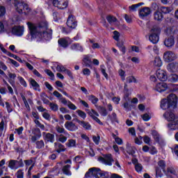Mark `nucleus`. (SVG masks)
<instances>
[{
  "label": "nucleus",
  "mask_w": 178,
  "mask_h": 178,
  "mask_svg": "<svg viewBox=\"0 0 178 178\" xmlns=\"http://www.w3.org/2000/svg\"><path fill=\"white\" fill-rule=\"evenodd\" d=\"M27 26L29 31L26 35V40L33 41L37 38V35H40L42 38L47 41H50L52 39L53 31H46L48 29L46 24L40 23L38 26H36L32 22H27Z\"/></svg>",
  "instance_id": "obj_1"
},
{
  "label": "nucleus",
  "mask_w": 178,
  "mask_h": 178,
  "mask_svg": "<svg viewBox=\"0 0 178 178\" xmlns=\"http://www.w3.org/2000/svg\"><path fill=\"white\" fill-rule=\"evenodd\" d=\"M177 96L175 94L171 93L167 98L161 99L160 107L165 111L167 109H175L177 106Z\"/></svg>",
  "instance_id": "obj_2"
},
{
  "label": "nucleus",
  "mask_w": 178,
  "mask_h": 178,
  "mask_svg": "<svg viewBox=\"0 0 178 178\" xmlns=\"http://www.w3.org/2000/svg\"><path fill=\"white\" fill-rule=\"evenodd\" d=\"M152 33L149 35V41H150L154 44H157L159 40V35H161L160 28H153L151 30Z\"/></svg>",
  "instance_id": "obj_3"
},
{
  "label": "nucleus",
  "mask_w": 178,
  "mask_h": 178,
  "mask_svg": "<svg viewBox=\"0 0 178 178\" xmlns=\"http://www.w3.org/2000/svg\"><path fill=\"white\" fill-rule=\"evenodd\" d=\"M16 10L18 12L19 14L24 13L25 15H27V13L31 12V8H29V6L24 3V2H18L17 4L15 5ZM26 11L27 13H26Z\"/></svg>",
  "instance_id": "obj_4"
},
{
  "label": "nucleus",
  "mask_w": 178,
  "mask_h": 178,
  "mask_svg": "<svg viewBox=\"0 0 178 178\" xmlns=\"http://www.w3.org/2000/svg\"><path fill=\"white\" fill-rule=\"evenodd\" d=\"M66 24L72 30L76 29L78 26L76 17L74 15H70L67 17Z\"/></svg>",
  "instance_id": "obj_5"
},
{
  "label": "nucleus",
  "mask_w": 178,
  "mask_h": 178,
  "mask_svg": "<svg viewBox=\"0 0 178 178\" xmlns=\"http://www.w3.org/2000/svg\"><path fill=\"white\" fill-rule=\"evenodd\" d=\"M53 6L58 8L59 10H65L68 7V1L64 0H53Z\"/></svg>",
  "instance_id": "obj_6"
},
{
  "label": "nucleus",
  "mask_w": 178,
  "mask_h": 178,
  "mask_svg": "<svg viewBox=\"0 0 178 178\" xmlns=\"http://www.w3.org/2000/svg\"><path fill=\"white\" fill-rule=\"evenodd\" d=\"M177 58L176 54L170 51H167L163 54V60L166 63L174 61Z\"/></svg>",
  "instance_id": "obj_7"
},
{
  "label": "nucleus",
  "mask_w": 178,
  "mask_h": 178,
  "mask_svg": "<svg viewBox=\"0 0 178 178\" xmlns=\"http://www.w3.org/2000/svg\"><path fill=\"white\" fill-rule=\"evenodd\" d=\"M24 28L23 26L15 25L12 27L11 33L13 35L21 37L24 34Z\"/></svg>",
  "instance_id": "obj_8"
},
{
  "label": "nucleus",
  "mask_w": 178,
  "mask_h": 178,
  "mask_svg": "<svg viewBox=\"0 0 178 178\" xmlns=\"http://www.w3.org/2000/svg\"><path fill=\"white\" fill-rule=\"evenodd\" d=\"M42 137L44 143L47 144L48 143H54L55 141V135L50 132H42Z\"/></svg>",
  "instance_id": "obj_9"
},
{
  "label": "nucleus",
  "mask_w": 178,
  "mask_h": 178,
  "mask_svg": "<svg viewBox=\"0 0 178 178\" xmlns=\"http://www.w3.org/2000/svg\"><path fill=\"white\" fill-rule=\"evenodd\" d=\"M88 115L95 121H96L99 125H103V122L97 118L99 117V114L95 109L92 108L91 111L88 112Z\"/></svg>",
  "instance_id": "obj_10"
},
{
  "label": "nucleus",
  "mask_w": 178,
  "mask_h": 178,
  "mask_svg": "<svg viewBox=\"0 0 178 178\" xmlns=\"http://www.w3.org/2000/svg\"><path fill=\"white\" fill-rule=\"evenodd\" d=\"M156 77L159 81L164 82L168 79L167 72L163 70H157L156 72Z\"/></svg>",
  "instance_id": "obj_11"
},
{
  "label": "nucleus",
  "mask_w": 178,
  "mask_h": 178,
  "mask_svg": "<svg viewBox=\"0 0 178 178\" xmlns=\"http://www.w3.org/2000/svg\"><path fill=\"white\" fill-rule=\"evenodd\" d=\"M175 108H172L168 111H165V113L163 114V116L166 120L168 122L170 121H175Z\"/></svg>",
  "instance_id": "obj_12"
},
{
  "label": "nucleus",
  "mask_w": 178,
  "mask_h": 178,
  "mask_svg": "<svg viewBox=\"0 0 178 178\" xmlns=\"http://www.w3.org/2000/svg\"><path fill=\"white\" fill-rule=\"evenodd\" d=\"M95 178H110V174L108 172L102 170L99 168H96Z\"/></svg>",
  "instance_id": "obj_13"
},
{
  "label": "nucleus",
  "mask_w": 178,
  "mask_h": 178,
  "mask_svg": "<svg viewBox=\"0 0 178 178\" xmlns=\"http://www.w3.org/2000/svg\"><path fill=\"white\" fill-rule=\"evenodd\" d=\"M65 127L67 130L71 132L76 131L79 129L78 126L76 125L73 122H66L65 124Z\"/></svg>",
  "instance_id": "obj_14"
},
{
  "label": "nucleus",
  "mask_w": 178,
  "mask_h": 178,
  "mask_svg": "<svg viewBox=\"0 0 178 178\" xmlns=\"http://www.w3.org/2000/svg\"><path fill=\"white\" fill-rule=\"evenodd\" d=\"M163 82L164 81L156 85V91L159 92V93L165 92L168 88V84Z\"/></svg>",
  "instance_id": "obj_15"
},
{
  "label": "nucleus",
  "mask_w": 178,
  "mask_h": 178,
  "mask_svg": "<svg viewBox=\"0 0 178 178\" xmlns=\"http://www.w3.org/2000/svg\"><path fill=\"white\" fill-rule=\"evenodd\" d=\"M72 121L76 122L78 124H81V126H82L86 130H91L92 129V127L88 122H85L83 120L81 121L77 118H74Z\"/></svg>",
  "instance_id": "obj_16"
},
{
  "label": "nucleus",
  "mask_w": 178,
  "mask_h": 178,
  "mask_svg": "<svg viewBox=\"0 0 178 178\" xmlns=\"http://www.w3.org/2000/svg\"><path fill=\"white\" fill-rule=\"evenodd\" d=\"M103 157L105 158V164L109 166L113 165V162H115V160L113 159V156L111 153L103 154Z\"/></svg>",
  "instance_id": "obj_17"
},
{
  "label": "nucleus",
  "mask_w": 178,
  "mask_h": 178,
  "mask_svg": "<svg viewBox=\"0 0 178 178\" xmlns=\"http://www.w3.org/2000/svg\"><path fill=\"white\" fill-rule=\"evenodd\" d=\"M151 13L152 10L149 7H143L141 10H139V15L142 17H147Z\"/></svg>",
  "instance_id": "obj_18"
},
{
  "label": "nucleus",
  "mask_w": 178,
  "mask_h": 178,
  "mask_svg": "<svg viewBox=\"0 0 178 178\" xmlns=\"http://www.w3.org/2000/svg\"><path fill=\"white\" fill-rule=\"evenodd\" d=\"M164 44L168 48L172 47L175 44L174 36L171 35L169 38H166L164 41Z\"/></svg>",
  "instance_id": "obj_19"
},
{
  "label": "nucleus",
  "mask_w": 178,
  "mask_h": 178,
  "mask_svg": "<svg viewBox=\"0 0 178 178\" xmlns=\"http://www.w3.org/2000/svg\"><path fill=\"white\" fill-rule=\"evenodd\" d=\"M54 148L56 149V152L58 154L66 151L65 146L61 143L57 142L54 143Z\"/></svg>",
  "instance_id": "obj_20"
},
{
  "label": "nucleus",
  "mask_w": 178,
  "mask_h": 178,
  "mask_svg": "<svg viewBox=\"0 0 178 178\" xmlns=\"http://www.w3.org/2000/svg\"><path fill=\"white\" fill-rule=\"evenodd\" d=\"M29 85L33 88V90L38 91L39 92H41L40 86L38 83L34 80L33 79H31Z\"/></svg>",
  "instance_id": "obj_21"
},
{
  "label": "nucleus",
  "mask_w": 178,
  "mask_h": 178,
  "mask_svg": "<svg viewBox=\"0 0 178 178\" xmlns=\"http://www.w3.org/2000/svg\"><path fill=\"white\" fill-rule=\"evenodd\" d=\"M71 49L81 53L84 51V48L80 43H73Z\"/></svg>",
  "instance_id": "obj_22"
},
{
  "label": "nucleus",
  "mask_w": 178,
  "mask_h": 178,
  "mask_svg": "<svg viewBox=\"0 0 178 178\" xmlns=\"http://www.w3.org/2000/svg\"><path fill=\"white\" fill-rule=\"evenodd\" d=\"M53 95L54 97H56V98H58V99L61 100V102L64 104V105H67V101L66 100V99L65 97H63L62 94H60L58 91L57 90H54L53 92Z\"/></svg>",
  "instance_id": "obj_23"
},
{
  "label": "nucleus",
  "mask_w": 178,
  "mask_h": 178,
  "mask_svg": "<svg viewBox=\"0 0 178 178\" xmlns=\"http://www.w3.org/2000/svg\"><path fill=\"white\" fill-rule=\"evenodd\" d=\"M167 69L170 72H172V73L177 72H178V63H173L171 64H168Z\"/></svg>",
  "instance_id": "obj_24"
},
{
  "label": "nucleus",
  "mask_w": 178,
  "mask_h": 178,
  "mask_svg": "<svg viewBox=\"0 0 178 178\" xmlns=\"http://www.w3.org/2000/svg\"><path fill=\"white\" fill-rule=\"evenodd\" d=\"M90 56H91V55H90V54L85 55L84 58L83 59V62L85 66L87 67H90L91 64L92 63V61L90 60Z\"/></svg>",
  "instance_id": "obj_25"
},
{
  "label": "nucleus",
  "mask_w": 178,
  "mask_h": 178,
  "mask_svg": "<svg viewBox=\"0 0 178 178\" xmlns=\"http://www.w3.org/2000/svg\"><path fill=\"white\" fill-rule=\"evenodd\" d=\"M154 19L158 22H162L164 17L163 13H161L159 10H156L154 14Z\"/></svg>",
  "instance_id": "obj_26"
},
{
  "label": "nucleus",
  "mask_w": 178,
  "mask_h": 178,
  "mask_svg": "<svg viewBox=\"0 0 178 178\" xmlns=\"http://www.w3.org/2000/svg\"><path fill=\"white\" fill-rule=\"evenodd\" d=\"M127 152L128 154L134 156L136 153V148L134 147H131V144L127 143Z\"/></svg>",
  "instance_id": "obj_27"
},
{
  "label": "nucleus",
  "mask_w": 178,
  "mask_h": 178,
  "mask_svg": "<svg viewBox=\"0 0 178 178\" xmlns=\"http://www.w3.org/2000/svg\"><path fill=\"white\" fill-rule=\"evenodd\" d=\"M96 108L99 111L102 116L106 117L108 115V111L105 107L102 106H96Z\"/></svg>",
  "instance_id": "obj_28"
},
{
  "label": "nucleus",
  "mask_w": 178,
  "mask_h": 178,
  "mask_svg": "<svg viewBox=\"0 0 178 178\" xmlns=\"http://www.w3.org/2000/svg\"><path fill=\"white\" fill-rule=\"evenodd\" d=\"M152 135L153 138L154 139V141H156V143H159L161 141V135H159V133L156 131H155V129L152 131Z\"/></svg>",
  "instance_id": "obj_29"
},
{
  "label": "nucleus",
  "mask_w": 178,
  "mask_h": 178,
  "mask_svg": "<svg viewBox=\"0 0 178 178\" xmlns=\"http://www.w3.org/2000/svg\"><path fill=\"white\" fill-rule=\"evenodd\" d=\"M88 100L90 101L91 103L92 104H94L95 107H96V106H98L97 103L99 102V98H97L95 95H89Z\"/></svg>",
  "instance_id": "obj_30"
},
{
  "label": "nucleus",
  "mask_w": 178,
  "mask_h": 178,
  "mask_svg": "<svg viewBox=\"0 0 178 178\" xmlns=\"http://www.w3.org/2000/svg\"><path fill=\"white\" fill-rule=\"evenodd\" d=\"M58 45L63 48H67L69 46V42L65 38L58 40Z\"/></svg>",
  "instance_id": "obj_31"
},
{
  "label": "nucleus",
  "mask_w": 178,
  "mask_h": 178,
  "mask_svg": "<svg viewBox=\"0 0 178 178\" xmlns=\"http://www.w3.org/2000/svg\"><path fill=\"white\" fill-rule=\"evenodd\" d=\"M63 172L67 176H72V172H70V165H66L63 168Z\"/></svg>",
  "instance_id": "obj_32"
},
{
  "label": "nucleus",
  "mask_w": 178,
  "mask_h": 178,
  "mask_svg": "<svg viewBox=\"0 0 178 178\" xmlns=\"http://www.w3.org/2000/svg\"><path fill=\"white\" fill-rule=\"evenodd\" d=\"M97 168H91L88 170V171L85 174V177L86 178H89L90 174L91 173L95 177H96V172H97V171H96Z\"/></svg>",
  "instance_id": "obj_33"
},
{
  "label": "nucleus",
  "mask_w": 178,
  "mask_h": 178,
  "mask_svg": "<svg viewBox=\"0 0 178 178\" xmlns=\"http://www.w3.org/2000/svg\"><path fill=\"white\" fill-rule=\"evenodd\" d=\"M56 131L60 134H64L65 136H68L69 134L64 128H61L59 126L56 127Z\"/></svg>",
  "instance_id": "obj_34"
},
{
  "label": "nucleus",
  "mask_w": 178,
  "mask_h": 178,
  "mask_svg": "<svg viewBox=\"0 0 178 178\" xmlns=\"http://www.w3.org/2000/svg\"><path fill=\"white\" fill-rule=\"evenodd\" d=\"M8 168H10L11 170H17V166L16 160H10L8 163Z\"/></svg>",
  "instance_id": "obj_35"
},
{
  "label": "nucleus",
  "mask_w": 178,
  "mask_h": 178,
  "mask_svg": "<svg viewBox=\"0 0 178 178\" xmlns=\"http://www.w3.org/2000/svg\"><path fill=\"white\" fill-rule=\"evenodd\" d=\"M108 118L112 122L119 123V120L118 118V115L116 113L113 112L111 115H108Z\"/></svg>",
  "instance_id": "obj_36"
},
{
  "label": "nucleus",
  "mask_w": 178,
  "mask_h": 178,
  "mask_svg": "<svg viewBox=\"0 0 178 178\" xmlns=\"http://www.w3.org/2000/svg\"><path fill=\"white\" fill-rule=\"evenodd\" d=\"M158 165L159 166V168H161L163 172H164V173L166 172V170H165L166 163H165V161H164V160L159 161Z\"/></svg>",
  "instance_id": "obj_37"
},
{
  "label": "nucleus",
  "mask_w": 178,
  "mask_h": 178,
  "mask_svg": "<svg viewBox=\"0 0 178 178\" xmlns=\"http://www.w3.org/2000/svg\"><path fill=\"white\" fill-rule=\"evenodd\" d=\"M162 14L165 15L172 12V9L170 7L161 6L159 10Z\"/></svg>",
  "instance_id": "obj_38"
},
{
  "label": "nucleus",
  "mask_w": 178,
  "mask_h": 178,
  "mask_svg": "<svg viewBox=\"0 0 178 178\" xmlns=\"http://www.w3.org/2000/svg\"><path fill=\"white\" fill-rule=\"evenodd\" d=\"M154 65L155 67H161L163 65V62L161 58L156 57L154 60Z\"/></svg>",
  "instance_id": "obj_39"
},
{
  "label": "nucleus",
  "mask_w": 178,
  "mask_h": 178,
  "mask_svg": "<svg viewBox=\"0 0 178 178\" xmlns=\"http://www.w3.org/2000/svg\"><path fill=\"white\" fill-rule=\"evenodd\" d=\"M76 113H77L78 116L82 119H83V120H85V119H86L87 115L86 113L84 112L83 111L81 110V109H78L76 111Z\"/></svg>",
  "instance_id": "obj_40"
},
{
  "label": "nucleus",
  "mask_w": 178,
  "mask_h": 178,
  "mask_svg": "<svg viewBox=\"0 0 178 178\" xmlns=\"http://www.w3.org/2000/svg\"><path fill=\"white\" fill-rule=\"evenodd\" d=\"M56 70L58 72H65V71L67 70V69L62 65V64H57Z\"/></svg>",
  "instance_id": "obj_41"
},
{
  "label": "nucleus",
  "mask_w": 178,
  "mask_h": 178,
  "mask_svg": "<svg viewBox=\"0 0 178 178\" xmlns=\"http://www.w3.org/2000/svg\"><path fill=\"white\" fill-rule=\"evenodd\" d=\"M35 144H36V149H41L44 147V143L43 140H38Z\"/></svg>",
  "instance_id": "obj_42"
},
{
  "label": "nucleus",
  "mask_w": 178,
  "mask_h": 178,
  "mask_svg": "<svg viewBox=\"0 0 178 178\" xmlns=\"http://www.w3.org/2000/svg\"><path fill=\"white\" fill-rule=\"evenodd\" d=\"M171 122H170L168 124V127L171 129V130H175L176 129V126L178 125V122H175V121H170Z\"/></svg>",
  "instance_id": "obj_43"
},
{
  "label": "nucleus",
  "mask_w": 178,
  "mask_h": 178,
  "mask_svg": "<svg viewBox=\"0 0 178 178\" xmlns=\"http://www.w3.org/2000/svg\"><path fill=\"white\" fill-rule=\"evenodd\" d=\"M32 134L38 136V138L42 137V134H41L40 129L39 128H35V129H32Z\"/></svg>",
  "instance_id": "obj_44"
},
{
  "label": "nucleus",
  "mask_w": 178,
  "mask_h": 178,
  "mask_svg": "<svg viewBox=\"0 0 178 178\" xmlns=\"http://www.w3.org/2000/svg\"><path fill=\"white\" fill-rule=\"evenodd\" d=\"M52 16L54 22L58 23L59 21L61 19L58 12H54Z\"/></svg>",
  "instance_id": "obj_45"
},
{
  "label": "nucleus",
  "mask_w": 178,
  "mask_h": 178,
  "mask_svg": "<svg viewBox=\"0 0 178 178\" xmlns=\"http://www.w3.org/2000/svg\"><path fill=\"white\" fill-rule=\"evenodd\" d=\"M72 30L73 29H72L70 27L62 26V28H61L62 33H64V34H66V35L72 33Z\"/></svg>",
  "instance_id": "obj_46"
},
{
  "label": "nucleus",
  "mask_w": 178,
  "mask_h": 178,
  "mask_svg": "<svg viewBox=\"0 0 178 178\" xmlns=\"http://www.w3.org/2000/svg\"><path fill=\"white\" fill-rule=\"evenodd\" d=\"M106 19L108 22L111 24L112 23H115L118 22V19L115 17H113L111 15H108L106 17Z\"/></svg>",
  "instance_id": "obj_47"
},
{
  "label": "nucleus",
  "mask_w": 178,
  "mask_h": 178,
  "mask_svg": "<svg viewBox=\"0 0 178 178\" xmlns=\"http://www.w3.org/2000/svg\"><path fill=\"white\" fill-rule=\"evenodd\" d=\"M49 107H50V109L54 111V112H56L58 111L59 109V106L58 104H54V103H50L49 104Z\"/></svg>",
  "instance_id": "obj_48"
},
{
  "label": "nucleus",
  "mask_w": 178,
  "mask_h": 178,
  "mask_svg": "<svg viewBox=\"0 0 178 178\" xmlns=\"http://www.w3.org/2000/svg\"><path fill=\"white\" fill-rule=\"evenodd\" d=\"M22 100L24 102V104L25 105L27 111H31V107L30 105L28 102V100L26 99V97H24L23 95H22Z\"/></svg>",
  "instance_id": "obj_49"
},
{
  "label": "nucleus",
  "mask_w": 178,
  "mask_h": 178,
  "mask_svg": "<svg viewBox=\"0 0 178 178\" xmlns=\"http://www.w3.org/2000/svg\"><path fill=\"white\" fill-rule=\"evenodd\" d=\"M76 141L74 139H70L68 140V143H66V145L68 147H76Z\"/></svg>",
  "instance_id": "obj_50"
},
{
  "label": "nucleus",
  "mask_w": 178,
  "mask_h": 178,
  "mask_svg": "<svg viewBox=\"0 0 178 178\" xmlns=\"http://www.w3.org/2000/svg\"><path fill=\"white\" fill-rule=\"evenodd\" d=\"M127 82L128 83H137V79H136V78L134 76H128L127 78Z\"/></svg>",
  "instance_id": "obj_51"
},
{
  "label": "nucleus",
  "mask_w": 178,
  "mask_h": 178,
  "mask_svg": "<svg viewBox=\"0 0 178 178\" xmlns=\"http://www.w3.org/2000/svg\"><path fill=\"white\" fill-rule=\"evenodd\" d=\"M18 79L19 81V83H21V85L24 87V88H27L28 87V84L26 82V80L24 79V78L22 76H19Z\"/></svg>",
  "instance_id": "obj_52"
},
{
  "label": "nucleus",
  "mask_w": 178,
  "mask_h": 178,
  "mask_svg": "<svg viewBox=\"0 0 178 178\" xmlns=\"http://www.w3.org/2000/svg\"><path fill=\"white\" fill-rule=\"evenodd\" d=\"M156 176L157 177H162L163 176V174L162 173V170H161V168L156 167Z\"/></svg>",
  "instance_id": "obj_53"
},
{
  "label": "nucleus",
  "mask_w": 178,
  "mask_h": 178,
  "mask_svg": "<svg viewBox=\"0 0 178 178\" xmlns=\"http://www.w3.org/2000/svg\"><path fill=\"white\" fill-rule=\"evenodd\" d=\"M42 117L45 120L51 121V116L48 112H44L42 114Z\"/></svg>",
  "instance_id": "obj_54"
},
{
  "label": "nucleus",
  "mask_w": 178,
  "mask_h": 178,
  "mask_svg": "<svg viewBox=\"0 0 178 178\" xmlns=\"http://www.w3.org/2000/svg\"><path fill=\"white\" fill-rule=\"evenodd\" d=\"M101 73H102V74H103V76H104V77L106 79H108V75L106 72L105 65H101Z\"/></svg>",
  "instance_id": "obj_55"
},
{
  "label": "nucleus",
  "mask_w": 178,
  "mask_h": 178,
  "mask_svg": "<svg viewBox=\"0 0 178 178\" xmlns=\"http://www.w3.org/2000/svg\"><path fill=\"white\" fill-rule=\"evenodd\" d=\"M6 13V8L3 6H0V17L5 16Z\"/></svg>",
  "instance_id": "obj_56"
},
{
  "label": "nucleus",
  "mask_w": 178,
  "mask_h": 178,
  "mask_svg": "<svg viewBox=\"0 0 178 178\" xmlns=\"http://www.w3.org/2000/svg\"><path fill=\"white\" fill-rule=\"evenodd\" d=\"M113 35V39L118 42L120 40V33L118 31H114Z\"/></svg>",
  "instance_id": "obj_57"
},
{
  "label": "nucleus",
  "mask_w": 178,
  "mask_h": 178,
  "mask_svg": "<svg viewBox=\"0 0 178 178\" xmlns=\"http://www.w3.org/2000/svg\"><path fill=\"white\" fill-rule=\"evenodd\" d=\"M8 56L17 60V61H19L21 63H23V60L19 56H17V55H15L12 53H10Z\"/></svg>",
  "instance_id": "obj_58"
},
{
  "label": "nucleus",
  "mask_w": 178,
  "mask_h": 178,
  "mask_svg": "<svg viewBox=\"0 0 178 178\" xmlns=\"http://www.w3.org/2000/svg\"><path fill=\"white\" fill-rule=\"evenodd\" d=\"M33 122L36 124V126L40 127L42 130H44V125L41 124L38 120H34Z\"/></svg>",
  "instance_id": "obj_59"
},
{
  "label": "nucleus",
  "mask_w": 178,
  "mask_h": 178,
  "mask_svg": "<svg viewBox=\"0 0 178 178\" xmlns=\"http://www.w3.org/2000/svg\"><path fill=\"white\" fill-rule=\"evenodd\" d=\"M24 163L22 159H19V161L16 160V166L18 168L24 167Z\"/></svg>",
  "instance_id": "obj_60"
},
{
  "label": "nucleus",
  "mask_w": 178,
  "mask_h": 178,
  "mask_svg": "<svg viewBox=\"0 0 178 178\" xmlns=\"http://www.w3.org/2000/svg\"><path fill=\"white\" fill-rule=\"evenodd\" d=\"M67 103H68L67 106H68V108H69L70 109H71V110H72V111H76V110L77 109V107H76L74 104H72V102L68 101Z\"/></svg>",
  "instance_id": "obj_61"
},
{
  "label": "nucleus",
  "mask_w": 178,
  "mask_h": 178,
  "mask_svg": "<svg viewBox=\"0 0 178 178\" xmlns=\"http://www.w3.org/2000/svg\"><path fill=\"white\" fill-rule=\"evenodd\" d=\"M135 170L137 172H141L143 171V166L141 164L138 163L135 165Z\"/></svg>",
  "instance_id": "obj_62"
},
{
  "label": "nucleus",
  "mask_w": 178,
  "mask_h": 178,
  "mask_svg": "<svg viewBox=\"0 0 178 178\" xmlns=\"http://www.w3.org/2000/svg\"><path fill=\"white\" fill-rule=\"evenodd\" d=\"M67 138L66 136H64L63 134L60 135V138H58V141L60 143H64L67 141Z\"/></svg>",
  "instance_id": "obj_63"
},
{
  "label": "nucleus",
  "mask_w": 178,
  "mask_h": 178,
  "mask_svg": "<svg viewBox=\"0 0 178 178\" xmlns=\"http://www.w3.org/2000/svg\"><path fill=\"white\" fill-rule=\"evenodd\" d=\"M17 178H24V172L22 170H19L17 172Z\"/></svg>",
  "instance_id": "obj_64"
}]
</instances>
